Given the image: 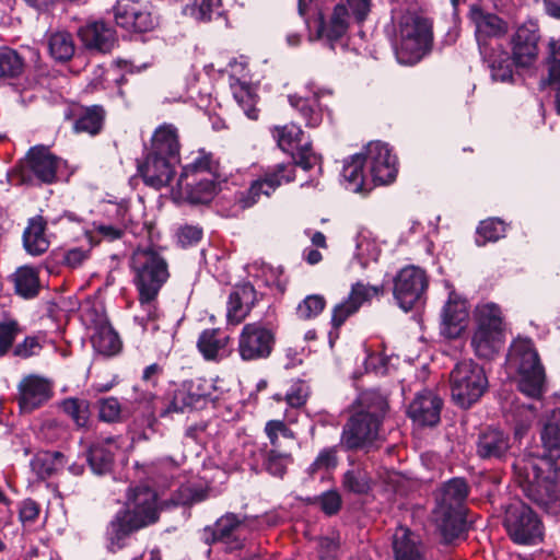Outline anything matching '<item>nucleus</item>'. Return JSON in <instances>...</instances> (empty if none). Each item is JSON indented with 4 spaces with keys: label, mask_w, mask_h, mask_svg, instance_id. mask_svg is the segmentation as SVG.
Segmentation results:
<instances>
[{
    "label": "nucleus",
    "mask_w": 560,
    "mask_h": 560,
    "mask_svg": "<svg viewBox=\"0 0 560 560\" xmlns=\"http://www.w3.org/2000/svg\"><path fill=\"white\" fill-rule=\"evenodd\" d=\"M208 498L201 488L180 487L168 500H160L158 491L148 485L128 487L125 502L107 522L103 535L109 553H117L131 545L135 535L154 526L164 510L176 506H191Z\"/></svg>",
    "instance_id": "nucleus-1"
},
{
    "label": "nucleus",
    "mask_w": 560,
    "mask_h": 560,
    "mask_svg": "<svg viewBox=\"0 0 560 560\" xmlns=\"http://www.w3.org/2000/svg\"><path fill=\"white\" fill-rule=\"evenodd\" d=\"M270 131L279 149L290 154L292 162L268 167L246 190L237 192L235 203L242 210L255 206L261 196L270 197L282 184L294 182L295 166L311 171L320 161V156L313 151L312 143L302 142L304 131L299 125L290 122L273 126Z\"/></svg>",
    "instance_id": "nucleus-2"
},
{
    "label": "nucleus",
    "mask_w": 560,
    "mask_h": 560,
    "mask_svg": "<svg viewBox=\"0 0 560 560\" xmlns=\"http://www.w3.org/2000/svg\"><path fill=\"white\" fill-rule=\"evenodd\" d=\"M387 410L388 402L380 392L361 393L342 427L340 446L347 452H368L378 438Z\"/></svg>",
    "instance_id": "nucleus-3"
},
{
    "label": "nucleus",
    "mask_w": 560,
    "mask_h": 560,
    "mask_svg": "<svg viewBox=\"0 0 560 560\" xmlns=\"http://www.w3.org/2000/svg\"><path fill=\"white\" fill-rule=\"evenodd\" d=\"M179 150L177 128L167 124L160 126L152 136L151 148L143 161L138 163V174L143 183L154 189L168 186L179 162Z\"/></svg>",
    "instance_id": "nucleus-4"
},
{
    "label": "nucleus",
    "mask_w": 560,
    "mask_h": 560,
    "mask_svg": "<svg viewBox=\"0 0 560 560\" xmlns=\"http://www.w3.org/2000/svg\"><path fill=\"white\" fill-rule=\"evenodd\" d=\"M512 468L515 481L528 500L547 513L560 512V470L553 467L542 468V465H537L535 460L525 458L516 459Z\"/></svg>",
    "instance_id": "nucleus-5"
},
{
    "label": "nucleus",
    "mask_w": 560,
    "mask_h": 560,
    "mask_svg": "<svg viewBox=\"0 0 560 560\" xmlns=\"http://www.w3.org/2000/svg\"><path fill=\"white\" fill-rule=\"evenodd\" d=\"M129 268L132 283L144 300L159 296L171 276L167 260L152 246L138 247L133 250Z\"/></svg>",
    "instance_id": "nucleus-6"
},
{
    "label": "nucleus",
    "mask_w": 560,
    "mask_h": 560,
    "mask_svg": "<svg viewBox=\"0 0 560 560\" xmlns=\"http://www.w3.org/2000/svg\"><path fill=\"white\" fill-rule=\"evenodd\" d=\"M508 362L520 375V392L530 398L540 399L546 390V374L532 340H515L509 350Z\"/></svg>",
    "instance_id": "nucleus-7"
},
{
    "label": "nucleus",
    "mask_w": 560,
    "mask_h": 560,
    "mask_svg": "<svg viewBox=\"0 0 560 560\" xmlns=\"http://www.w3.org/2000/svg\"><path fill=\"white\" fill-rule=\"evenodd\" d=\"M61 158L45 144L31 147L10 172L15 185L42 186L57 182Z\"/></svg>",
    "instance_id": "nucleus-8"
},
{
    "label": "nucleus",
    "mask_w": 560,
    "mask_h": 560,
    "mask_svg": "<svg viewBox=\"0 0 560 560\" xmlns=\"http://www.w3.org/2000/svg\"><path fill=\"white\" fill-rule=\"evenodd\" d=\"M215 386L211 381L205 377L186 380L174 389L167 390L162 397L159 416L161 418L171 417L173 413H185L188 411L202 409L208 402L214 401L212 397Z\"/></svg>",
    "instance_id": "nucleus-9"
},
{
    "label": "nucleus",
    "mask_w": 560,
    "mask_h": 560,
    "mask_svg": "<svg viewBox=\"0 0 560 560\" xmlns=\"http://www.w3.org/2000/svg\"><path fill=\"white\" fill-rule=\"evenodd\" d=\"M451 396L456 406L469 409L480 400L488 388L485 370L472 360H464L450 374Z\"/></svg>",
    "instance_id": "nucleus-10"
},
{
    "label": "nucleus",
    "mask_w": 560,
    "mask_h": 560,
    "mask_svg": "<svg viewBox=\"0 0 560 560\" xmlns=\"http://www.w3.org/2000/svg\"><path fill=\"white\" fill-rule=\"evenodd\" d=\"M432 42V24L429 19L420 15L404 18L400 24V42L395 49L398 62H419L431 50Z\"/></svg>",
    "instance_id": "nucleus-11"
},
{
    "label": "nucleus",
    "mask_w": 560,
    "mask_h": 560,
    "mask_svg": "<svg viewBox=\"0 0 560 560\" xmlns=\"http://www.w3.org/2000/svg\"><path fill=\"white\" fill-rule=\"evenodd\" d=\"M476 330L471 345L476 354L489 359L499 348L503 339V316L500 306L493 302L479 304L475 308Z\"/></svg>",
    "instance_id": "nucleus-12"
},
{
    "label": "nucleus",
    "mask_w": 560,
    "mask_h": 560,
    "mask_svg": "<svg viewBox=\"0 0 560 560\" xmlns=\"http://www.w3.org/2000/svg\"><path fill=\"white\" fill-rule=\"evenodd\" d=\"M503 526L509 538L516 545H536L544 537V524L540 516L523 502L511 503L506 508Z\"/></svg>",
    "instance_id": "nucleus-13"
},
{
    "label": "nucleus",
    "mask_w": 560,
    "mask_h": 560,
    "mask_svg": "<svg viewBox=\"0 0 560 560\" xmlns=\"http://www.w3.org/2000/svg\"><path fill=\"white\" fill-rule=\"evenodd\" d=\"M278 325L257 320L243 326L238 336L237 352L245 362L268 359L276 347Z\"/></svg>",
    "instance_id": "nucleus-14"
},
{
    "label": "nucleus",
    "mask_w": 560,
    "mask_h": 560,
    "mask_svg": "<svg viewBox=\"0 0 560 560\" xmlns=\"http://www.w3.org/2000/svg\"><path fill=\"white\" fill-rule=\"evenodd\" d=\"M428 285L429 279L423 269L413 265L407 266L394 278L393 294L399 307L408 312L422 302Z\"/></svg>",
    "instance_id": "nucleus-15"
},
{
    "label": "nucleus",
    "mask_w": 560,
    "mask_h": 560,
    "mask_svg": "<svg viewBox=\"0 0 560 560\" xmlns=\"http://www.w3.org/2000/svg\"><path fill=\"white\" fill-rule=\"evenodd\" d=\"M384 294V285H371L364 284L361 281H358L351 285V290L348 296L337 303L331 308V318L330 325L332 330L329 332L330 342H332V336L335 338L339 337V330L345 325V323L353 315H355L361 306L369 302L373 296H378Z\"/></svg>",
    "instance_id": "nucleus-16"
},
{
    "label": "nucleus",
    "mask_w": 560,
    "mask_h": 560,
    "mask_svg": "<svg viewBox=\"0 0 560 560\" xmlns=\"http://www.w3.org/2000/svg\"><path fill=\"white\" fill-rule=\"evenodd\" d=\"M475 454L488 464L505 463L511 454V438L502 429L493 425L482 428L475 440Z\"/></svg>",
    "instance_id": "nucleus-17"
},
{
    "label": "nucleus",
    "mask_w": 560,
    "mask_h": 560,
    "mask_svg": "<svg viewBox=\"0 0 560 560\" xmlns=\"http://www.w3.org/2000/svg\"><path fill=\"white\" fill-rule=\"evenodd\" d=\"M540 39V28L536 21L528 20L516 28L510 39L515 67L528 68L535 63L539 52Z\"/></svg>",
    "instance_id": "nucleus-18"
},
{
    "label": "nucleus",
    "mask_w": 560,
    "mask_h": 560,
    "mask_svg": "<svg viewBox=\"0 0 560 560\" xmlns=\"http://www.w3.org/2000/svg\"><path fill=\"white\" fill-rule=\"evenodd\" d=\"M245 517L233 512H226L220 516L213 525L205 526L200 530V539L207 546L224 544L230 550H238L244 547L240 530L244 526Z\"/></svg>",
    "instance_id": "nucleus-19"
},
{
    "label": "nucleus",
    "mask_w": 560,
    "mask_h": 560,
    "mask_svg": "<svg viewBox=\"0 0 560 560\" xmlns=\"http://www.w3.org/2000/svg\"><path fill=\"white\" fill-rule=\"evenodd\" d=\"M363 154L374 186L387 185L396 179L397 158L392 154L388 144L381 141L370 142Z\"/></svg>",
    "instance_id": "nucleus-20"
},
{
    "label": "nucleus",
    "mask_w": 560,
    "mask_h": 560,
    "mask_svg": "<svg viewBox=\"0 0 560 560\" xmlns=\"http://www.w3.org/2000/svg\"><path fill=\"white\" fill-rule=\"evenodd\" d=\"M114 18L118 26L136 33L151 32L159 24L148 5L138 0H119L114 7Z\"/></svg>",
    "instance_id": "nucleus-21"
},
{
    "label": "nucleus",
    "mask_w": 560,
    "mask_h": 560,
    "mask_svg": "<svg viewBox=\"0 0 560 560\" xmlns=\"http://www.w3.org/2000/svg\"><path fill=\"white\" fill-rule=\"evenodd\" d=\"M443 399L433 390L423 389L416 394L407 408V416L419 427L434 428L441 421Z\"/></svg>",
    "instance_id": "nucleus-22"
},
{
    "label": "nucleus",
    "mask_w": 560,
    "mask_h": 560,
    "mask_svg": "<svg viewBox=\"0 0 560 560\" xmlns=\"http://www.w3.org/2000/svg\"><path fill=\"white\" fill-rule=\"evenodd\" d=\"M119 436H106L89 444L85 459L94 475L105 476L114 470L116 452L119 450Z\"/></svg>",
    "instance_id": "nucleus-23"
},
{
    "label": "nucleus",
    "mask_w": 560,
    "mask_h": 560,
    "mask_svg": "<svg viewBox=\"0 0 560 560\" xmlns=\"http://www.w3.org/2000/svg\"><path fill=\"white\" fill-rule=\"evenodd\" d=\"M468 510L435 504L432 514L444 544H452L467 530Z\"/></svg>",
    "instance_id": "nucleus-24"
},
{
    "label": "nucleus",
    "mask_w": 560,
    "mask_h": 560,
    "mask_svg": "<svg viewBox=\"0 0 560 560\" xmlns=\"http://www.w3.org/2000/svg\"><path fill=\"white\" fill-rule=\"evenodd\" d=\"M469 18L475 24V36L480 49L488 45L490 38L504 37L509 32V23L504 19L479 5H471Z\"/></svg>",
    "instance_id": "nucleus-25"
},
{
    "label": "nucleus",
    "mask_w": 560,
    "mask_h": 560,
    "mask_svg": "<svg viewBox=\"0 0 560 560\" xmlns=\"http://www.w3.org/2000/svg\"><path fill=\"white\" fill-rule=\"evenodd\" d=\"M18 389V404L24 412H32L40 408L52 397L50 382L38 375L25 376L20 382Z\"/></svg>",
    "instance_id": "nucleus-26"
},
{
    "label": "nucleus",
    "mask_w": 560,
    "mask_h": 560,
    "mask_svg": "<svg viewBox=\"0 0 560 560\" xmlns=\"http://www.w3.org/2000/svg\"><path fill=\"white\" fill-rule=\"evenodd\" d=\"M467 301L451 292L441 314L440 332L447 339L458 338L467 326Z\"/></svg>",
    "instance_id": "nucleus-27"
},
{
    "label": "nucleus",
    "mask_w": 560,
    "mask_h": 560,
    "mask_svg": "<svg viewBox=\"0 0 560 560\" xmlns=\"http://www.w3.org/2000/svg\"><path fill=\"white\" fill-rule=\"evenodd\" d=\"M78 36L86 49L101 54L110 52L117 44L116 32L103 21L81 26Z\"/></svg>",
    "instance_id": "nucleus-28"
},
{
    "label": "nucleus",
    "mask_w": 560,
    "mask_h": 560,
    "mask_svg": "<svg viewBox=\"0 0 560 560\" xmlns=\"http://www.w3.org/2000/svg\"><path fill=\"white\" fill-rule=\"evenodd\" d=\"M540 453L537 465L560 470V422L548 420L539 430Z\"/></svg>",
    "instance_id": "nucleus-29"
},
{
    "label": "nucleus",
    "mask_w": 560,
    "mask_h": 560,
    "mask_svg": "<svg viewBox=\"0 0 560 560\" xmlns=\"http://www.w3.org/2000/svg\"><path fill=\"white\" fill-rule=\"evenodd\" d=\"M257 301V291L250 282L236 284L231 291L228 300V323L240 324L243 322Z\"/></svg>",
    "instance_id": "nucleus-30"
},
{
    "label": "nucleus",
    "mask_w": 560,
    "mask_h": 560,
    "mask_svg": "<svg viewBox=\"0 0 560 560\" xmlns=\"http://www.w3.org/2000/svg\"><path fill=\"white\" fill-rule=\"evenodd\" d=\"M221 179H178L182 197L190 205H209L220 191Z\"/></svg>",
    "instance_id": "nucleus-31"
},
{
    "label": "nucleus",
    "mask_w": 560,
    "mask_h": 560,
    "mask_svg": "<svg viewBox=\"0 0 560 560\" xmlns=\"http://www.w3.org/2000/svg\"><path fill=\"white\" fill-rule=\"evenodd\" d=\"M221 179V165L212 152L199 149L190 162L183 165L178 179Z\"/></svg>",
    "instance_id": "nucleus-32"
},
{
    "label": "nucleus",
    "mask_w": 560,
    "mask_h": 560,
    "mask_svg": "<svg viewBox=\"0 0 560 560\" xmlns=\"http://www.w3.org/2000/svg\"><path fill=\"white\" fill-rule=\"evenodd\" d=\"M394 560H427L418 536L407 526L399 525L392 540Z\"/></svg>",
    "instance_id": "nucleus-33"
},
{
    "label": "nucleus",
    "mask_w": 560,
    "mask_h": 560,
    "mask_svg": "<svg viewBox=\"0 0 560 560\" xmlns=\"http://www.w3.org/2000/svg\"><path fill=\"white\" fill-rule=\"evenodd\" d=\"M470 487L464 477H453L444 481L435 492V504L468 510L466 505Z\"/></svg>",
    "instance_id": "nucleus-34"
},
{
    "label": "nucleus",
    "mask_w": 560,
    "mask_h": 560,
    "mask_svg": "<svg viewBox=\"0 0 560 560\" xmlns=\"http://www.w3.org/2000/svg\"><path fill=\"white\" fill-rule=\"evenodd\" d=\"M366 163L363 152L351 155L343 163L342 177L346 188L353 192H369L372 186L366 183Z\"/></svg>",
    "instance_id": "nucleus-35"
},
{
    "label": "nucleus",
    "mask_w": 560,
    "mask_h": 560,
    "mask_svg": "<svg viewBox=\"0 0 560 560\" xmlns=\"http://www.w3.org/2000/svg\"><path fill=\"white\" fill-rule=\"evenodd\" d=\"M47 221L42 215H35L28 220L23 232V246L32 256L44 254L49 247V241L45 234Z\"/></svg>",
    "instance_id": "nucleus-36"
},
{
    "label": "nucleus",
    "mask_w": 560,
    "mask_h": 560,
    "mask_svg": "<svg viewBox=\"0 0 560 560\" xmlns=\"http://www.w3.org/2000/svg\"><path fill=\"white\" fill-rule=\"evenodd\" d=\"M289 104L299 113L305 121L307 128H316L323 121V108L319 102V95L314 93L312 96L303 97L298 94L289 95Z\"/></svg>",
    "instance_id": "nucleus-37"
},
{
    "label": "nucleus",
    "mask_w": 560,
    "mask_h": 560,
    "mask_svg": "<svg viewBox=\"0 0 560 560\" xmlns=\"http://www.w3.org/2000/svg\"><path fill=\"white\" fill-rule=\"evenodd\" d=\"M15 293L25 299H35L40 292L39 270L33 266H21L12 275Z\"/></svg>",
    "instance_id": "nucleus-38"
},
{
    "label": "nucleus",
    "mask_w": 560,
    "mask_h": 560,
    "mask_svg": "<svg viewBox=\"0 0 560 560\" xmlns=\"http://www.w3.org/2000/svg\"><path fill=\"white\" fill-rule=\"evenodd\" d=\"M65 458L59 451H40L32 458L31 467L38 479L46 480L65 466Z\"/></svg>",
    "instance_id": "nucleus-39"
},
{
    "label": "nucleus",
    "mask_w": 560,
    "mask_h": 560,
    "mask_svg": "<svg viewBox=\"0 0 560 560\" xmlns=\"http://www.w3.org/2000/svg\"><path fill=\"white\" fill-rule=\"evenodd\" d=\"M106 110L102 105L83 107L74 120L73 130L77 133L85 132L90 136L98 135L105 122Z\"/></svg>",
    "instance_id": "nucleus-40"
},
{
    "label": "nucleus",
    "mask_w": 560,
    "mask_h": 560,
    "mask_svg": "<svg viewBox=\"0 0 560 560\" xmlns=\"http://www.w3.org/2000/svg\"><path fill=\"white\" fill-rule=\"evenodd\" d=\"M93 349L105 357H113L120 352L122 343L117 331L108 324L96 327L91 337Z\"/></svg>",
    "instance_id": "nucleus-41"
},
{
    "label": "nucleus",
    "mask_w": 560,
    "mask_h": 560,
    "mask_svg": "<svg viewBox=\"0 0 560 560\" xmlns=\"http://www.w3.org/2000/svg\"><path fill=\"white\" fill-rule=\"evenodd\" d=\"M219 328L203 329L197 340V349L206 361L218 362L220 351L224 350L229 337L222 338Z\"/></svg>",
    "instance_id": "nucleus-42"
},
{
    "label": "nucleus",
    "mask_w": 560,
    "mask_h": 560,
    "mask_svg": "<svg viewBox=\"0 0 560 560\" xmlns=\"http://www.w3.org/2000/svg\"><path fill=\"white\" fill-rule=\"evenodd\" d=\"M348 8L345 4H336L328 23L320 21L318 26L319 35L326 37L329 42H338L347 33L349 24L347 18Z\"/></svg>",
    "instance_id": "nucleus-43"
},
{
    "label": "nucleus",
    "mask_w": 560,
    "mask_h": 560,
    "mask_svg": "<svg viewBox=\"0 0 560 560\" xmlns=\"http://www.w3.org/2000/svg\"><path fill=\"white\" fill-rule=\"evenodd\" d=\"M345 491L355 495H366L371 492L373 481L370 472L362 466L347 469L341 478Z\"/></svg>",
    "instance_id": "nucleus-44"
},
{
    "label": "nucleus",
    "mask_w": 560,
    "mask_h": 560,
    "mask_svg": "<svg viewBox=\"0 0 560 560\" xmlns=\"http://www.w3.org/2000/svg\"><path fill=\"white\" fill-rule=\"evenodd\" d=\"M60 408L78 429L89 430L91 427V402L84 398L68 397L65 398Z\"/></svg>",
    "instance_id": "nucleus-45"
},
{
    "label": "nucleus",
    "mask_w": 560,
    "mask_h": 560,
    "mask_svg": "<svg viewBox=\"0 0 560 560\" xmlns=\"http://www.w3.org/2000/svg\"><path fill=\"white\" fill-rule=\"evenodd\" d=\"M48 50L54 60L65 63L73 57L75 44L69 32H56L48 38Z\"/></svg>",
    "instance_id": "nucleus-46"
},
{
    "label": "nucleus",
    "mask_w": 560,
    "mask_h": 560,
    "mask_svg": "<svg viewBox=\"0 0 560 560\" xmlns=\"http://www.w3.org/2000/svg\"><path fill=\"white\" fill-rule=\"evenodd\" d=\"M508 224L500 218H488L479 222L476 229L477 246H485L489 242H498L505 237Z\"/></svg>",
    "instance_id": "nucleus-47"
},
{
    "label": "nucleus",
    "mask_w": 560,
    "mask_h": 560,
    "mask_svg": "<svg viewBox=\"0 0 560 560\" xmlns=\"http://www.w3.org/2000/svg\"><path fill=\"white\" fill-rule=\"evenodd\" d=\"M306 505H316L328 517L337 515L342 508L341 494L336 489L322 492L318 495L301 499Z\"/></svg>",
    "instance_id": "nucleus-48"
},
{
    "label": "nucleus",
    "mask_w": 560,
    "mask_h": 560,
    "mask_svg": "<svg viewBox=\"0 0 560 560\" xmlns=\"http://www.w3.org/2000/svg\"><path fill=\"white\" fill-rule=\"evenodd\" d=\"M24 66V58L15 49L0 48V78H18L23 73Z\"/></svg>",
    "instance_id": "nucleus-49"
},
{
    "label": "nucleus",
    "mask_w": 560,
    "mask_h": 560,
    "mask_svg": "<svg viewBox=\"0 0 560 560\" xmlns=\"http://www.w3.org/2000/svg\"><path fill=\"white\" fill-rule=\"evenodd\" d=\"M233 95L248 118H258L259 109L256 107L258 95L249 84L238 82V84L233 88Z\"/></svg>",
    "instance_id": "nucleus-50"
},
{
    "label": "nucleus",
    "mask_w": 560,
    "mask_h": 560,
    "mask_svg": "<svg viewBox=\"0 0 560 560\" xmlns=\"http://www.w3.org/2000/svg\"><path fill=\"white\" fill-rule=\"evenodd\" d=\"M327 301L322 294L306 295L296 306L295 315L300 320H312L325 310Z\"/></svg>",
    "instance_id": "nucleus-51"
},
{
    "label": "nucleus",
    "mask_w": 560,
    "mask_h": 560,
    "mask_svg": "<svg viewBox=\"0 0 560 560\" xmlns=\"http://www.w3.org/2000/svg\"><path fill=\"white\" fill-rule=\"evenodd\" d=\"M338 448L339 445H334L320 450L314 462L307 467L306 474L311 478H314L315 475L320 470H334L339 463Z\"/></svg>",
    "instance_id": "nucleus-52"
},
{
    "label": "nucleus",
    "mask_w": 560,
    "mask_h": 560,
    "mask_svg": "<svg viewBox=\"0 0 560 560\" xmlns=\"http://www.w3.org/2000/svg\"><path fill=\"white\" fill-rule=\"evenodd\" d=\"M98 420L106 423H117L121 421V405L116 397H104L96 401Z\"/></svg>",
    "instance_id": "nucleus-53"
},
{
    "label": "nucleus",
    "mask_w": 560,
    "mask_h": 560,
    "mask_svg": "<svg viewBox=\"0 0 560 560\" xmlns=\"http://www.w3.org/2000/svg\"><path fill=\"white\" fill-rule=\"evenodd\" d=\"M513 66H515V63L513 62L512 54L509 55L506 51H502L490 63L492 79L494 81H500V82L512 81Z\"/></svg>",
    "instance_id": "nucleus-54"
},
{
    "label": "nucleus",
    "mask_w": 560,
    "mask_h": 560,
    "mask_svg": "<svg viewBox=\"0 0 560 560\" xmlns=\"http://www.w3.org/2000/svg\"><path fill=\"white\" fill-rule=\"evenodd\" d=\"M22 332V328L14 319L0 322V358L13 351V345L16 337Z\"/></svg>",
    "instance_id": "nucleus-55"
},
{
    "label": "nucleus",
    "mask_w": 560,
    "mask_h": 560,
    "mask_svg": "<svg viewBox=\"0 0 560 560\" xmlns=\"http://www.w3.org/2000/svg\"><path fill=\"white\" fill-rule=\"evenodd\" d=\"M221 5V0H194L191 4L186 7V11L199 22H209L214 10Z\"/></svg>",
    "instance_id": "nucleus-56"
},
{
    "label": "nucleus",
    "mask_w": 560,
    "mask_h": 560,
    "mask_svg": "<svg viewBox=\"0 0 560 560\" xmlns=\"http://www.w3.org/2000/svg\"><path fill=\"white\" fill-rule=\"evenodd\" d=\"M291 459V454L281 453L277 450H270L264 460L265 469L275 477H283L287 471V463Z\"/></svg>",
    "instance_id": "nucleus-57"
},
{
    "label": "nucleus",
    "mask_w": 560,
    "mask_h": 560,
    "mask_svg": "<svg viewBox=\"0 0 560 560\" xmlns=\"http://www.w3.org/2000/svg\"><path fill=\"white\" fill-rule=\"evenodd\" d=\"M548 77L541 80L544 84H552L560 80V40L549 42V56L547 58Z\"/></svg>",
    "instance_id": "nucleus-58"
},
{
    "label": "nucleus",
    "mask_w": 560,
    "mask_h": 560,
    "mask_svg": "<svg viewBox=\"0 0 560 560\" xmlns=\"http://www.w3.org/2000/svg\"><path fill=\"white\" fill-rule=\"evenodd\" d=\"M177 237L184 248L196 246L203 237V229L198 224H185L178 229Z\"/></svg>",
    "instance_id": "nucleus-59"
},
{
    "label": "nucleus",
    "mask_w": 560,
    "mask_h": 560,
    "mask_svg": "<svg viewBox=\"0 0 560 560\" xmlns=\"http://www.w3.org/2000/svg\"><path fill=\"white\" fill-rule=\"evenodd\" d=\"M56 260L71 269L80 267L88 258V254L82 248L75 247L58 254H55Z\"/></svg>",
    "instance_id": "nucleus-60"
},
{
    "label": "nucleus",
    "mask_w": 560,
    "mask_h": 560,
    "mask_svg": "<svg viewBox=\"0 0 560 560\" xmlns=\"http://www.w3.org/2000/svg\"><path fill=\"white\" fill-rule=\"evenodd\" d=\"M40 349L42 346L38 338L35 336H27L22 342L14 346L12 354L21 359H28L38 354Z\"/></svg>",
    "instance_id": "nucleus-61"
},
{
    "label": "nucleus",
    "mask_w": 560,
    "mask_h": 560,
    "mask_svg": "<svg viewBox=\"0 0 560 560\" xmlns=\"http://www.w3.org/2000/svg\"><path fill=\"white\" fill-rule=\"evenodd\" d=\"M265 432L273 447L279 446L278 434H282L288 438L292 435V431L282 420H269L265 425Z\"/></svg>",
    "instance_id": "nucleus-62"
},
{
    "label": "nucleus",
    "mask_w": 560,
    "mask_h": 560,
    "mask_svg": "<svg viewBox=\"0 0 560 560\" xmlns=\"http://www.w3.org/2000/svg\"><path fill=\"white\" fill-rule=\"evenodd\" d=\"M132 390V401L142 406L151 416H154V401L158 399L156 395L148 389L141 388L139 385H135Z\"/></svg>",
    "instance_id": "nucleus-63"
},
{
    "label": "nucleus",
    "mask_w": 560,
    "mask_h": 560,
    "mask_svg": "<svg viewBox=\"0 0 560 560\" xmlns=\"http://www.w3.org/2000/svg\"><path fill=\"white\" fill-rule=\"evenodd\" d=\"M94 233L103 241L114 242L122 238L125 235V229L105 223H94L93 224Z\"/></svg>",
    "instance_id": "nucleus-64"
}]
</instances>
